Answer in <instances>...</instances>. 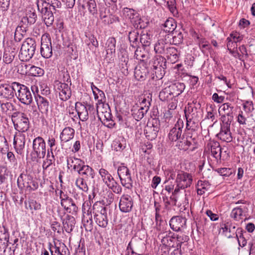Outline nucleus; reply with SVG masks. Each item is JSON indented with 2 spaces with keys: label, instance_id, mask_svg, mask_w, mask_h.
<instances>
[{
  "label": "nucleus",
  "instance_id": "nucleus-52",
  "mask_svg": "<svg viewBox=\"0 0 255 255\" xmlns=\"http://www.w3.org/2000/svg\"><path fill=\"white\" fill-rule=\"evenodd\" d=\"M46 157L43 161L42 168L43 170H46L50 166H51L55 161V157L53 153H50L49 152H47Z\"/></svg>",
  "mask_w": 255,
  "mask_h": 255
},
{
  "label": "nucleus",
  "instance_id": "nucleus-3",
  "mask_svg": "<svg viewBox=\"0 0 255 255\" xmlns=\"http://www.w3.org/2000/svg\"><path fill=\"white\" fill-rule=\"evenodd\" d=\"M176 176L173 173L170 175V178L172 179L176 177V187L174 191L175 193L178 192L180 189H183L189 187L192 182V176L190 174L179 170L176 171Z\"/></svg>",
  "mask_w": 255,
  "mask_h": 255
},
{
  "label": "nucleus",
  "instance_id": "nucleus-29",
  "mask_svg": "<svg viewBox=\"0 0 255 255\" xmlns=\"http://www.w3.org/2000/svg\"><path fill=\"white\" fill-rule=\"evenodd\" d=\"M180 149L189 151H193L197 148L196 140L192 136H188L183 139L179 144Z\"/></svg>",
  "mask_w": 255,
  "mask_h": 255
},
{
  "label": "nucleus",
  "instance_id": "nucleus-5",
  "mask_svg": "<svg viewBox=\"0 0 255 255\" xmlns=\"http://www.w3.org/2000/svg\"><path fill=\"white\" fill-rule=\"evenodd\" d=\"M36 48L35 40L27 38L23 42L19 54V57L22 61H28L33 56Z\"/></svg>",
  "mask_w": 255,
  "mask_h": 255
},
{
  "label": "nucleus",
  "instance_id": "nucleus-54",
  "mask_svg": "<svg viewBox=\"0 0 255 255\" xmlns=\"http://www.w3.org/2000/svg\"><path fill=\"white\" fill-rule=\"evenodd\" d=\"M136 48V49L134 52V58L140 61H144L147 57L148 54L144 50H142L141 48L139 47V46Z\"/></svg>",
  "mask_w": 255,
  "mask_h": 255
},
{
  "label": "nucleus",
  "instance_id": "nucleus-2",
  "mask_svg": "<svg viewBox=\"0 0 255 255\" xmlns=\"http://www.w3.org/2000/svg\"><path fill=\"white\" fill-rule=\"evenodd\" d=\"M75 111L78 115V118L82 122L86 121L90 117L92 120L96 119L97 116L98 119L101 120L102 118L99 115L100 111L95 108L93 105L86 104L84 105L80 102L75 103Z\"/></svg>",
  "mask_w": 255,
  "mask_h": 255
},
{
  "label": "nucleus",
  "instance_id": "nucleus-51",
  "mask_svg": "<svg viewBox=\"0 0 255 255\" xmlns=\"http://www.w3.org/2000/svg\"><path fill=\"white\" fill-rule=\"evenodd\" d=\"M228 42L227 44V46L228 48V50L230 51V52L235 57H237L239 56V57L241 56V55H240L239 52H238V44L235 42V41H232L231 39L227 38Z\"/></svg>",
  "mask_w": 255,
  "mask_h": 255
},
{
  "label": "nucleus",
  "instance_id": "nucleus-1",
  "mask_svg": "<svg viewBox=\"0 0 255 255\" xmlns=\"http://www.w3.org/2000/svg\"><path fill=\"white\" fill-rule=\"evenodd\" d=\"M90 202H85L82 205V222L91 225L93 223V216L97 225L101 228L106 229L109 224V218L111 215V210L109 207L102 204L101 202H95L92 208Z\"/></svg>",
  "mask_w": 255,
  "mask_h": 255
},
{
  "label": "nucleus",
  "instance_id": "nucleus-31",
  "mask_svg": "<svg viewBox=\"0 0 255 255\" xmlns=\"http://www.w3.org/2000/svg\"><path fill=\"white\" fill-rule=\"evenodd\" d=\"M37 107L41 113L46 114L49 110V102L45 97L37 96L35 99Z\"/></svg>",
  "mask_w": 255,
  "mask_h": 255
},
{
  "label": "nucleus",
  "instance_id": "nucleus-22",
  "mask_svg": "<svg viewBox=\"0 0 255 255\" xmlns=\"http://www.w3.org/2000/svg\"><path fill=\"white\" fill-rule=\"evenodd\" d=\"M187 219L180 216L172 217L169 221L170 228L175 232H179L186 228Z\"/></svg>",
  "mask_w": 255,
  "mask_h": 255
},
{
  "label": "nucleus",
  "instance_id": "nucleus-17",
  "mask_svg": "<svg viewBox=\"0 0 255 255\" xmlns=\"http://www.w3.org/2000/svg\"><path fill=\"white\" fill-rule=\"evenodd\" d=\"M150 103L144 99L140 106H134L131 110L132 116L133 119L139 121L141 120L149 110Z\"/></svg>",
  "mask_w": 255,
  "mask_h": 255
},
{
  "label": "nucleus",
  "instance_id": "nucleus-6",
  "mask_svg": "<svg viewBox=\"0 0 255 255\" xmlns=\"http://www.w3.org/2000/svg\"><path fill=\"white\" fill-rule=\"evenodd\" d=\"M38 10L42 14L43 20L47 26H51L54 20L53 11L48 8L49 2L43 0H37Z\"/></svg>",
  "mask_w": 255,
  "mask_h": 255
},
{
  "label": "nucleus",
  "instance_id": "nucleus-21",
  "mask_svg": "<svg viewBox=\"0 0 255 255\" xmlns=\"http://www.w3.org/2000/svg\"><path fill=\"white\" fill-rule=\"evenodd\" d=\"M133 206V201L132 197L128 194H123L121 196L119 207L120 210L122 213L130 212Z\"/></svg>",
  "mask_w": 255,
  "mask_h": 255
},
{
  "label": "nucleus",
  "instance_id": "nucleus-38",
  "mask_svg": "<svg viewBox=\"0 0 255 255\" xmlns=\"http://www.w3.org/2000/svg\"><path fill=\"white\" fill-rule=\"evenodd\" d=\"M148 73V69L145 66H136L134 70V77L138 80H145Z\"/></svg>",
  "mask_w": 255,
  "mask_h": 255
},
{
  "label": "nucleus",
  "instance_id": "nucleus-4",
  "mask_svg": "<svg viewBox=\"0 0 255 255\" xmlns=\"http://www.w3.org/2000/svg\"><path fill=\"white\" fill-rule=\"evenodd\" d=\"M99 174L102 181L112 191L117 194H121L122 188L115 180L112 174L106 169L101 168L99 170Z\"/></svg>",
  "mask_w": 255,
  "mask_h": 255
},
{
  "label": "nucleus",
  "instance_id": "nucleus-15",
  "mask_svg": "<svg viewBox=\"0 0 255 255\" xmlns=\"http://www.w3.org/2000/svg\"><path fill=\"white\" fill-rule=\"evenodd\" d=\"M40 53L44 58H49L52 56L51 39L48 34H44L41 38Z\"/></svg>",
  "mask_w": 255,
  "mask_h": 255
},
{
  "label": "nucleus",
  "instance_id": "nucleus-35",
  "mask_svg": "<svg viewBox=\"0 0 255 255\" xmlns=\"http://www.w3.org/2000/svg\"><path fill=\"white\" fill-rule=\"evenodd\" d=\"M76 223L75 218L71 215H67L63 219V228L67 233H71Z\"/></svg>",
  "mask_w": 255,
  "mask_h": 255
},
{
  "label": "nucleus",
  "instance_id": "nucleus-50",
  "mask_svg": "<svg viewBox=\"0 0 255 255\" xmlns=\"http://www.w3.org/2000/svg\"><path fill=\"white\" fill-rule=\"evenodd\" d=\"M138 33L136 30L130 31L129 33L128 39L130 43V45L132 47L136 48L139 46V39H138Z\"/></svg>",
  "mask_w": 255,
  "mask_h": 255
},
{
  "label": "nucleus",
  "instance_id": "nucleus-58",
  "mask_svg": "<svg viewBox=\"0 0 255 255\" xmlns=\"http://www.w3.org/2000/svg\"><path fill=\"white\" fill-rule=\"evenodd\" d=\"M166 54L168 58L171 60L176 61L178 58L177 50L174 47H167L166 49Z\"/></svg>",
  "mask_w": 255,
  "mask_h": 255
},
{
  "label": "nucleus",
  "instance_id": "nucleus-34",
  "mask_svg": "<svg viewBox=\"0 0 255 255\" xmlns=\"http://www.w3.org/2000/svg\"><path fill=\"white\" fill-rule=\"evenodd\" d=\"M55 249V253L60 255H70V253L66 246L61 241L56 240L54 241Z\"/></svg>",
  "mask_w": 255,
  "mask_h": 255
},
{
  "label": "nucleus",
  "instance_id": "nucleus-16",
  "mask_svg": "<svg viewBox=\"0 0 255 255\" xmlns=\"http://www.w3.org/2000/svg\"><path fill=\"white\" fill-rule=\"evenodd\" d=\"M185 116L186 119V128H191V124H194L199 117L198 109L194 104H188L184 109Z\"/></svg>",
  "mask_w": 255,
  "mask_h": 255
},
{
  "label": "nucleus",
  "instance_id": "nucleus-19",
  "mask_svg": "<svg viewBox=\"0 0 255 255\" xmlns=\"http://www.w3.org/2000/svg\"><path fill=\"white\" fill-rule=\"evenodd\" d=\"M68 83L61 82H57L55 88L57 92L58 93L59 98L62 101L65 102L69 100L72 95V91Z\"/></svg>",
  "mask_w": 255,
  "mask_h": 255
},
{
  "label": "nucleus",
  "instance_id": "nucleus-18",
  "mask_svg": "<svg viewBox=\"0 0 255 255\" xmlns=\"http://www.w3.org/2000/svg\"><path fill=\"white\" fill-rule=\"evenodd\" d=\"M18 83L13 82L10 84H1L0 85V96L3 98L11 99L16 96L18 89Z\"/></svg>",
  "mask_w": 255,
  "mask_h": 255
},
{
  "label": "nucleus",
  "instance_id": "nucleus-48",
  "mask_svg": "<svg viewBox=\"0 0 255 255\" xmlns=\"http://www.w3.org/2000/svg\"><path fill=\"white\" fill-rule=\"evenodd\" d=\"M112 147L117 151H122L126 147V141L124 137H120L114 140Z\"/></svg>",
  "mask_w": 255,
  "mask_h": 255
},
{
  "label": "nucleus",
  "instance_id": "nucleus-42",
  "mask_svg": "<svg viewBox=\"0 0 255 255\" xmlns=\"http://www.w3.org/2000/svg\"><path fill=\"white\" fill-rule=\"evenodd\" d=\"M24 205L26 209L29 210L32 214H34L35 211L40 210L41 209V204L33 199L25 201Z\"/></svg>",
  "mask_w": 255,
  "mask_h": 255
},
{
  "label": "nucleus",
  "instance_id": "nucleus-12",
  "mask_svg": "<svg viewBox=\"0 0 255 255\" xmlns=\"http://www.w3.org/2000/svg\"><path fill=\"white\" fill-rule=\"evenodd\" d=\"M16 97L19 101L26 105H29L33 101V98L30 89L26 86L18 83Z\"/></svg>",
  "mask_w": 255,
  "mask_h": 255
},
{
  "label": "nucleus",
  "instance_id": "nucleus-39",
  "mask_svg": "<svg viewBox=\"0 0 255 255\" xmlns=\"http://www.w3.org/2000/svg\"><path fill=\"white\" fill-rule=\"evenodd\" d=\"M173 95L177 97L180 95L184 90L185 85L183 83L175 82L172 83L168 86Z\"/></svg>",
  "mask_w": 255,
  "mask_h": 255
},
{
  "label": "nucleus",
  "instance_id": "nucleus-32",
  "mask_svg": "<svg viewBox=\"0 0 255 255\" xmlns=\"http://www.w3.org/2000/svg\"><path fill=\"white\" fill-rule=\"evenodd\" d=\"M9 235L4 226H0V246L4 250L8 246Z\"/></svg>",
  "mask_w": 255,
  "mask_h": 255
},
{
  "label": "nucleus",
  "instance_id": "nucleus-62",
  "mask_svg": "<svg viewBox=\"0 0 255 255\" xmlns=\"http://www.w3.org/2000/svg\"><path fill=\"white\" fill-rule=\"evenodd\" d=\"M47 144L49 147L47 149V152H49L50 153H53V150L57 145L55 138L53 136H49L47 139Z\"/></svg>",
  "mask_w": 255,
  "mask_h": 255
},
{
  "label": "nucleus",
  "instance_id": "nucleus-44",
  "mask_svg": "<svg viewBox=\"0 0 255 255\" xmlns=\"http://www.w3.org/2000/svg\"><path fill=\"white\" fill-rule=\"evenodd\" d=\"M237 231L235 225L229 222L224 224V236L228 238L236 237Z\"/></svg>",
  "mask_w": 255,
  "mask_h": 255
},
{
  "label": "nucleus",
  "instance_id": "nucleus-24",
  "mask_svg": "<svg viewBox=\"0 0 255 255\" xmlns=\"http://www.w3.org/2000/svg\"><path fill=\"white\" fill-rule=\"evenodd\" d=\"M184 123L182 120L179 119L175 124L174 127L171 128L168 134V138L171 141H176L179 139L181 135Z\"/></svg>",
  "mask_w": 255,
  "mask_h": 255
},
{
  "label": "nucleus",
  "instance_id": "nucleus-37",
  "mask_svg": "<svg viewBox=\"0 0 255 255\" xmlns=\"http://www.w3.org/2000/svg\"><path fill=\"white\" fill-rule=\"evenodd\" d=\"M84 162L80 158L69 157L67 159V164L68 169L72 168L75 171H78Z\"/></svg>",
  "mask_w": 255,
  "mask_h": 255
},
{
  "label": "nucleus",
  "instance_id": "nucleus-26",
  "mask_svg": "<svg viewBox=\"0 0 255 255\" xmlns=\"http://www.w3.org/2000/svg\"><path fill=\"white\" fill-rule=\"evenodd\" d=\"M143 244L140 242L136 240H131L126 249V255H142L143 251Z\"/></svg>",
  "mask_w": 255,
  "mask_h": 255
},
{
  "label": "nucleus",
  "instance_id": "nucleus-45",
  "mask_svg": "<svg viewBox=\"0 0 255 255\" xmlns=\"http://www.w3.org/2000/svg\"><path fill=\"white\" fill-rule=\"evenodd\" d=\"M210 186V184L207 181L199 180L196 185L197 194L199 195L204 194L209 190Z\"/></svg>",
  "mask_w": 255,
  "mask_h": 255
},
{
  "label": "nucleus",
  "instance_id": "nucleus-14",
  "mask_svg": "<svg viewBox=\"0 0 255 255\" xmlns=\"http://www.w3.org/2000/svg\"><path fill=\"white\" fill-rule=\"evenodd\" d=\"M15 53L10 48H5L3 55V61L4 64L2 66L0 69V74L4 77H9V71L7 72V69L9 68V64L14 60Z\"/></svg>",
  "mask_w": 255,
  "mask_h": 255
},
{
  "label": "nucleus",
  "instance_id": "nucleus-28",
  "mask_svg": "<svg viewBox=\"0 0 255 255\" xmlns=\"http://www.w3.org/2000/svg\"><path fill=\"white\" fill-rule=\"evenodd\" d=\"M37 14L35 10L29 7L26 9L25 15L20 20V23H23L25 25L29 26L33 24L36 21Z\"/></svg>",
  "mask_w": 255,
  "mask_h": 255
},
{
  "label": "nucleus",
  "instance_id": "nucleus-43",
  "mask_svg": "<svg viewBox=\"0 0 255 255\" xmlns=\"http://www.w3.org/2000/svg\"><path fill=\"white\" fill-rule=\"evenodd\" d=\"M166 41V40L164 38H160L158 39L154 46V50L155 53L159 54H163L165 53L168 47V44Z\"/></svg>",
  "mask_w": 255,
  "mask_h": 255
},
{
  "label": "nucleus",
  "instance_id": "nucleus-53",
  "mask_svg": "<svg viewBox=\"0 0 255 255\" xmlns=\"http://www.w3.org/2000/svg\"><path fill=\"white\" fill-rule=\"evenodd\" d=\"M100 112L102 113V116L103 115L104 117V124L105 125L106 123H108L106 126L109 128H113L114 127L115 123L112 119L113 117L110 112L107 111L105 112L104 111H101Z\"/></svg>",
  "mask_w": 255,
  "mask_h": 255
},
{
  "label": "nucleus",
  "instance_id": "nucleus-47",
  "mask_svg": "<svg viewBox=\"0 0 255 255\" xmlns=\"http://www.w3.org/2000/svg\"><path fill=\"white\" fill-rule=\"evenodd\" d=\"M24 67H25L26 69L29 67L27 71L26 72V73H28L30 76L36 77L41 76L44 74V70L40 67L27 65H24Z\"/></svg>",
  "mask_w": 255,
  "mask_h": 255
},
{
  "label": "nucleus",
  "instance_id": "nucleus-7",
  "mask_svg": "<svg viewBox=\"0 0 255 255\" xmlns=\"http://www.w3.org/2000/svg\"><path fill=\"white\" fill-rule=\"evenodd\" d=\"M122 13L124 17L132 24L136 28H143L145 27L143 21L141 19L139 14L134 9L128 7L123 9Z\"/></svg>",
  "mask_w": 255,
  "mask_h": 255
},
{
  "label": "nucleus",
  "instance_id": "nucleus-63",
  "mask_svg": "<svg viewBox=\"0 0 255 255\" xmlns=\"http://www.w3.org/2000/svg\"><path fill=\"white\" fill-rule=\"evenodd\" d=\"M75 255H86V249L84 239L80 240L79 244L76 250Z\"/></svg>",
  "mask_w": 255,
  "mask_h": 255
},
{
  "label": "nucleus",
  "instance_id": "nucleus-49",
  "mask_svg": "<svg viewBox=\"0 0 255 255\" xmlns=\"http://www.w3.org/2000/svg\"><path fill=\"white\" fill-rule=\"evenodd\" d=\"M174 96L168 86L162 89L159 94V99L164 102H168Z\"/></svg>",
  "mask_w": 255,
  "mask_h": 255
},
{
  "label": "nucleus",
  "instance_id": "nucleus-56",
  "mask_svg": "<svg viewBox=\"0 0 255 255\" xmlns=\"http://www.w3.org/2000/svg\"><path fill=\"white\" fill-rule=\"evenodd\" d=\"M86 6L91 15H95L97 14V4L95 0H89L86 3Z\"/></svg>",
  "mask_w": 255,
  "mask_h": 255
},
{
  "label": "nucleus",
  "instance_id": "nucleus-30",
  "mask_svg": "<svg viewBox=\"0 0 255 255\" xmlns=\"http://www.w3.org/2000/svg\"><path fill=\"white\" fill-rule=\"evenodd\" d=\"M77 172L80 176L79 178H94L95 173L94 169L89 165H85V162L82 165Z\"/></svg>",
  "mask_w": 255,
  "mask_h": 255
},
{
  "label": "nucleus",
  "instance_id": "nucleus-55",
  "mask_svg": "<svg viewBox=\"0 0 255 255\" xmlns=\"http://www.w3.org/2000/svg\"><path fill=\"white\" fill-rule=\"evenodd\" d=\"M151 43V37L150 34L147 32H142L139 38V44L141 43L144 47L148 46Z\"/></svg>",
  "mask_w": 255,
  "mask_h": 255
},
{
  "label": "nucleus",
  "instance_id": "nucleus-57",
  "mask_svg": "<svg viewBox=\"0 0 255 255\" xmlns=\"http://www.w3.org/2000/svg\"><path fill=\"white\" fill-rule=\"evenodd\" d=\"M83 178H77L75 181V185L81 191L87 192L88 191V187Z\"/></svg>",
  "mask_w": 255,
  "mask_h": 255
},
{
  "label": "nucleus",
  "instance_id": "nucleus-64",
  "mask_svg": "<svg viewBox=\"0 0 255 255\" xmlns=\"http://www.w3.org/2000/svg\"><path fill=\"white\" fill-rule=\"evenodd\" d=\"M60 80H61L60 82L62 83H70V85H71L70 76L67 70H64L61 72L60 74Z\"/></svg>",
  "mask_w": 255,
  "mask_h": 255
},
{
  "label": "nucleus",
  "instance_id": "nucleus-36",
  "mask_svg": "<svg viewBox=\"0 0 255 255\" xmlns=\"http://www.w3.org/2000/svg\"><path fill=\"white\" fill-rule=\"evenodd\" d=\"M236 238L238 239V243L241 247H244L247 244V238L250 236L246 231H244L242 228L237 229Z\"/></svg>",
  "mask_w": 255,
  "mask_h": 255
},
{
  "label": "nucleus",
  "instance_id": "nucleus-61",
  "mask_svg": "<svg viewBox=\"0 0 255 255\" xmlns=\"http://www.w3.org/2000/svg\"><path fill=\"white\" fill-rule=\"evenodd\" d=\"M86 36L88 38V40H85L86 44L90 46V44L97 48L99 46V43L96 37L93 34H86Z\"/></svg>",
  "mask_w": 255,
  "mask_h": 255
},
{
  "label": "nucleus",
  "instance_id": "nucleus-33",
  "mask_svg": "<svg viewBox=\"0 0 255 255\" xmlns=\"http://www.w3.org/2000/svg\"><path fill=\"white\" fill-rule=\"evenodd\" d=\"M159 127L158 126L147 125L144 129V134L147 139L150 140L154 139L159 131Z\"/></svg>",
  "mask_w": 255,
  "mask_h": 255
},
{
  "label": "nucleus",
  "instance_id": "nucleus-9",
  "mask_svg": "<svg viewBox=\"0 0 255 255\" xmlns=\"http://www.w3.org/2000/svg\"><path fill=\"white\" fill-rule=\"evenodd\" d=\"M19 188H25V191L31 192L36 190L38 188V183L32 177L27 174L21 173L17 180Z\"/></svg>",
  "mask_w": 255,
  "mask_h": 255
},
{
  "label": "nucleus",
  "instance_id": "nucleus-46",
  "mask_svg": "<svg viewBox=\"0 0 255 255\" xmlns=\"http://www.w3.org/2000/svg\"><path fill=\"white\" fill-rule=\"evenodd\" d=\"M176 27V23L173 18H167L162 24V28L165 32H173Z\"/></svg>",
  "mask_w": 255,
  "mask_h": 255
},
{
  "label": "nucleus",
  "instance_id": "nucleus-13",
  "mask_svg": "<svg viewBox=\"0 0 255 255\" xmlns=\"http://www.w3.org/2000/svg\"><path fill=\"white\" fill-rule=\"evenodd\" d=\"M166 59L162 56L157 55L154 56L150 61L149 65L151 68L154 71L155 75L163 77L165 74L166 68Z\"/></svg>",
  "mask_w": 255,
  "mask_h": 255
},
{
  "label": "nucleus",
  "instance_id": "nucleus-59",
  "mask_svg": "<svg viewBox=\"0 0 255 255\" xmlns=\"http://www.w3.org/2000/svg\"><path fill=\"white\" fill-rule=\"evenodd\" d=\"M8 149L9 146L7 140L4 136L0 135V152L5 154Z\"/></svg>",
  "mask_w": 255,
  "mask_h": 255
},
{
  "label": "nucleus",
  "instance_id": "nucleus-40",
  "mask_svg": "<svg viewBox=\"0 0 255 255\" xmlns=\"http://www.w3.org/2000/svg\"><path fill=\"white\" fill-rule=\"evenodd\" d=\"M171 232L168 234H162L161 235V242L162 244L168 248L173 247L174 246V242L176 241L175 237L171 235Z\"/></svg>",
  "mask_w": 255,
  "mask_h": 255
},
{
  "label": "nucleus",
  "instance_id": "nucleus-25",
  "mask_svg": "<svg viewBox=\"0 0 255 255\" xmlns=\"http://www.w3.org/2000/svg\"><path fill=\"white\" fill-rule=\"evenodd\" d=\"M91 88L94 96V98L97 101L96 108L101 111V108H104V103L106 102L105 93L103 91L98 88L93 82L91 83Z\"/></svg>",
  "mask_w": 255,
  "mask_h": 255
},
{
  "label": "nucleus",
  "instance_id": "nucleus-23",
  "mask_svg": "<svg viewBox=\"0 0 255 255\" xmlns=\"http://www.w3.org/2000/svg\"><path fill=\"white\" fill-rule=\"evenodd\" d=\"M207 147L211 151V155L215 158L216 161V166H219L222 164V148L218 142L208 143Z\"/></svg>",
  "mask_w": 255,
  "mask_h": 255
},
{
  "label": "nucleus",
  "instance_id": "nucleus-8",
  "mask_svg": "<svg viewBox=\"0 0 255 255\" xmlns=\"http://www.w3.org/2000/svg\"><path fill=\"white\" fill-rule=\"evenodd\" d=\"M117 173L122 186L127 189H131L133 187V180L130 171L124 163H122L118 167Z\"/></svg>",
  "mask_w": 255,
  "mask_h": 255
},
{
  "label": "nucleus",
  "instance_id": "nucleus-41",
  "mask_svg": "<svg viewBox=\"0 0 255 255\" xmlns=\"http://www.w3.org/2000/svg\"><path fill=\"white\" fill-rule=\"evenodd\" d=\"M116 40L114 37H109L105 43V50L106 55L108 57L109 55H112L116 52Z\"/></svg>",
  "mask_w": 255,
  "mask_h": 255
},
{
  "label": "nucleus",
  "instance_id": "nucleus-27",
  "mask_svg": "<svg viewBox=\"0 0 255 255\" xmlns=\"http://www.w3.org/2000/svg\"><path fill=\"white\" fill-rule=\"evenodd\" d=\"M75 129L71 127H67L64 128L60 133V145L64 148L65 143L72 139L75 135Z\"/></svg>",
  "mask_w": 255,
  "mask_h": 255
},
{
  "label": "nucleus",
  "instance_id": "nucleus-60",
  "mask_svg": "<svg viewBox=\"0 0 255 255\" xmlns=\"http://www.w3.org/2000/svg\"><path fill=\"white\" fill-rule=\"evenodd\" d=\"M243 209L240 207L235 208L232 211L231 216L234 218L236 220L239 221L242 219V216H243Z\"/></svg>",
  "mask_w": 255,
  "mask_h": 255
},
{
  "label": "nucleus",
  "instance_id": "nucleus-10",
  "mask_svg": "<svg viewBox=\"0 0 255 255\" xmlns=\"http://www.w3.org/2000/svg\"><path fill=\"white\" fill-rule=\"evenodd\" d=\"M46 154V142L43 137L40 136L35 137L32 141L31 155L35 158H43Z\"/></svg>",
  "mask_w": 255,
  "mask_h": 255
},
{
  "label": "nucleus",
  "instance_id": "nucleus-11",
  "mask_svg": "<svg viewBox=\"0 0 255 255\" xmlns=\"http://www.w3.org/2000/svg\"><path fill=\"white\" fill-rule=\"evenodd\" d=\"M12 121L15 129L18 133H22L27 131L29 128V121L27 116L22 113H18L12 117Z\"/></svg>",
  "mask_w": 255,
  "mask_h": 255
},
{
  "label": "nucleus",
  "instance_id": "nucleus-20",
  "mask_svg": "<svg viewBox=\"0 0 255 255\" xmlns=\"http://www.w3.org/2000/svg\"><path fill=\"white\" fill-rule=\"evenodd\" d=\"M25 135L22 133H16L13 138V147L17 154L23 156L25 150Z\"/></svg>",
  "mask_w": 255,
  "mask_h": 255
}]
</instances>
